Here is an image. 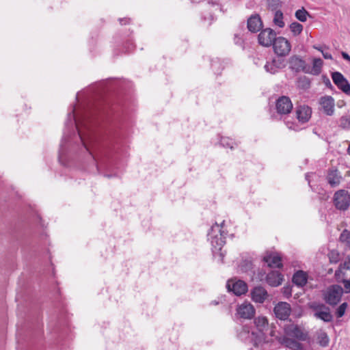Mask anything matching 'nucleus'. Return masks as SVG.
<instances>
[{"instance_id": "nucleus-47", "label": "nucleus", "mask_w": 350, "mask_h": 350, "mask_svg": "<svg viewBox=\"0 0 350 350\" xmlns=\"http://www.w3.org/2000/svg\"><path fill=\"white\" fill-rule=\"evenodd\" d=\"M288 127L289 129H293V127H292L291 126H288Z\"/></svg>"}, {"instance_id": "nucleus-10", "label": "nucleus", "mask_w": 350, "mask_h": 350, "mask_svg": "<svg viewBox=\"0 0 350 350\" xmlns=\"http://www.w3.org/2000/svg\"><path fill=\"white\" fill-rule=\"evenodd\" d=\"M284 332L287 336L295 338L296 339L304 341L307 339L308 334L297 325L289 324L284 326Z\"/></svg>"}, {"instance_id": "nucleus-3", "label": "nucleus", "mask_w": 350, "mask_h": 350, "mask_svg": "<svg viewBox=\"0 0 350 350\" xmlns=\"http://www.w3.org/2000/svg\"><path fill=\"white\" fill-rule=\"evenodd\" d=\"M343 293L340 285H331L323 293V299L327 304L334 306L340 301Z\"/></svg>"}, {"instance_id": "nucleus-46", "label": "nucleus", "mask_w": 350, "mask_h": 350, "mask_svg": "<svg viewBox=\"0 0 350 350\" xmlns=\"http://www.w3.org/2000/svg\"><path fill=\"white\" fill-rule=\"evenodd\" d=\"M315 49H319V50H322V47H320V48H319V47H315Z\"/></svg>"}, {"instance_id": "nucleus-39", "label": "nucleus", "mask_w": 350, "mask_h": 350, "mask_svg": "<svg viewBox=\"0 0 350 350\" xmlns=\"http://www.w3.org/2000/svg\"><path fill=\"white\" fill-rule=\"evenodd\" d=\"M341 268L349 270L350 269V257L348 258L347 260H345L342 264L340 265Z\"/></svg>"}, {"instance_id": "nucleus-31", "label": "nucleus", "mask_w": 350, "mask_h": 350, "mask_svg": "<svg viewBox=\"0 0 350 350\" xmlns=\"http://www.w3.org/2000/svg\"><path fill=\"white\" fill-rule=\"evenodd\" d=\"M339 126L344 129H350V116H343L339 120Z\"/></svg>"}, {"instance_id": "nucleus-33", "label": "nucleus", "mask_w": 350, "mask_h": 350, "mask_svg": "<svg viewBox=\"0 0 350 350\" xmlns=\"http://www.w3.org/2000/svg\"><path fill=\"white\" fill-rule=\"evenodd\" d=\"M339 239L342 243H345L347 245H350V232L347 230H344L341 232Z\"/></svg>"}, {"instance_id": "nucleus-35", "label": "nucleus", "mask_w": 350, "mask_h": 350, "mask_svg": "<svg viewBox=\"0 0 350 350\" xmlns=\"http://www.w3.org/2000/svg\"><path fill=\"white\" fill-rule=\"evenodd\" d=\"M347 306V303L344 302L338 306V308L336 310V315L338 318H340L344 316Z\"/></svg>"}, {"instance_id": "nucleus-17", "label": "nucleus", "mask_w": 350, "mask_h": 350, "mask_svg": "<svg viewBox=\"0 0 350 350\" xmlns=\"http://www.w3.org/2000/svg\"><path fill=\"white\" fill-rule=\"evenodd\" d=\"M311 109L306 105L299 106L296 109V116L298 120L302 123L309 120L311 116Z\"/></svg>"}, {"instance_id": "nucleus-22", "label": "nucleus", "mask_w": 350, "mask_h": 350, "mask_svg": "<svg viewBox=\"0 0 350 350\" xmlns=\"http://www.w3.org/2000/svg\"><path fill=\"white\" fill-rule=\"evenodd\" d=\"M264 260L270 267L280 268L282 267L281 258L275 254H269L264 257Z\"/></svg>"}, {"instance_id": "nucleus-7", "label": "nucleus", "mask_w": 350, "mask_h": 350, "mask_svg": "<svg viewBox=\"0 0 350 350\" xmlns=\"http://www.w3.org/2000/svg\"><path fill=\"white\" fill-rule=\"evenodd\" d=\"M332 79L338 89L345 94L350 95V83L340 72L337 71L332 72Z\"/></svg>"}, {"instance_id": "nucleus-2", "label": "nucleus", "mask_w": 350, "mask_h": 350, "mask_svg": "<svg viewBox=\"0 0 350 350\" xmlns=\"http://www.w3.org/2000/svg\"><path fill=\"white\" fill-rule=\"evenodd\" d=\"M225 221L220 224L215 223L212 226L208 233V240H210L213 247V252L221 251L222 247L226 243V236L227 232L224 230Z\"/></svg>"}, {"instance_id": "nucleus-37", "label": "nucleus", "mask_w": 350, "mask_h": 350, "mask_svg": "<svg viewBox=\"0 0 350 350\" xmlns=\"http://www.w3.org/2000/svg\"><path fill=\"white\" fill-rule=\"evenodd\" d=\"M343 284L345 286V293H350V280H344Z\"/></svg>"}, {"instance_id": "nucleus-26", "label": "nucleus", "mask_w": 350, "mask_h": 350, "mask_svg": "<svg viewBox=\"0 0 350 350\" xmlns=\"http://www.w3.org/2000/svg\"><path fill=\"white\" fill-rule=\"evenodd\" d=\"M70 143V137H67V133L65 131H64V135L63 137V139H62L61 144H60V149H59V159L62 158V157L65 154L67 146Z\"/></svg>"}, {"instance_id": "nucleus-16", "label": "nucleus", "mask_w": 350, "mask_h": 350, "mask_svg": "<svg viewBox=\"0 0 350 350\" xmlns=\"http://www.w3.org/2000/svg\"><path fill=\"white\" fill-rule=\"evenodd\" d=\"M326 179L332 187H336L340 185L342 177L338 170L331 169L327 172Z\"/></svg>"}, {"instance_id": "nucleus-21", "label": "nucleus", "mask_w": 350, "mask_h": 350, "mask_svg": "<svg viewBox=\"0 0 350 350\" xmlns=\"http://www.w3.org/2000/svg\"><path fill=\"white\" fill-rule=\"evenodd\" d=\"M254 324L257 329L262 334H265L269 329V322L265 317L259 316L254 319Z\"/></svg>"}, {"instance_id": "nucleus-14", "label": "nucleus", "mask_w": 350, "mask_h": 350, "mask_svg": "<svg viewBox=\"0 0 350 350\" xmlns=\"http://www.w3.org/2000/svg\"><path fill=\"white\" fill-rule=\"evenodd\" d=\"M319 104L324 113L327 116H332L334 112V100L330 96H325L321 98Z\"/></svg>"}, {"instance_id": "nucleus-25", "label": "nucleus", "mask_w": 350, "mask_h": 350, "mask_svg": "<svg viewBox=\"0 0 350 350\" xmlns=\"http://www.w3.org/2000/svg\"><path fill=\"white\" fill-rule=\"evenodd\" d=\"M323 66V60L321 58H314L312 62V67L310 70H308V72H310L314 75H318L321 72V68ZM309 70V68H307Z\"/></svg>"}, {"instance_id": "nucleus-23", "label": "nucleus", "mask_w": 350, "mask_h": 350, "mask_svg": "<svg viewBox=\"0 0 350 350\" xmlns=\"http://www.w3.org/2000/svg\"><path fill=\"white\" fill-rule=\"evenodd\" d=\"M282 344L291 350H301L303 347L300 342L290 338H284Z\"/></svg>"}, {"instance_id": "nucleus-13", "label": "nucleus", "mask_w": 350, "mask_h": 350, "mask_svg": "<svg viewBox=\"0 0 350 350\" xmlns=\"http://www.w3.org/2000/svg\"><path fill=\"white\" fill-rule=\"evenodd\" d=\"M247 29L252 33L260 31L263 26L262 21L259 14H254L249 17L247 22Z\"/></svg>"}, {"instance_id": "nucleus-43", "label": "nucleus", "mask_w": 350, "mask_h": 350, "mask_svg": "<svg viewBox=\"0 0 350 350\" xmlns=\"http://www.w3.org/2000/svg\"><path fill=\"white\" fill-rule=\"evenodd\" d=\"M311 39H312V37H311V36H310V37H308V38H307V40H306V41H307L308 42H312V40H311Z\"/></svg>"}, {"instance_id": "nucleus-45", "label": "nucleus", "mask_w": 350, "mask_h": 350, "mask_svg": "<svg viewBox=\"0 0 350 350\" xmlns=\"http://www.w3.org/2000/svg\"><path fill=\"white\" fill-rule=\"evenodd\" d=\"M348 153L350 154V144H349V148H348Z\"/></svg>"}, {"instance_id": "nucleus-38", "label": "nucleus", "mask_w": 350, "mask_h": 350, "mask_svg": "<svg viewBox=\"0 0 350 350\" xmlns=\"http://www.w3.org/2000/svg\"><path fill=\"white\" fill-rule=\"evenodd\" d=\"M282 292L286 297H289L291 296V289L289 286H284L282 288Z\"/></svg>"}, {"instance_id": "nucleus-4", "label": "nucleus", "mask_w": 350, "mask_h": 350, "mask_svg": "<svg viewBox=\"0 0 350 350\" xmlns=\"http://www.w3.org/2000/svg\"><path fill=\"white\" fill-rule=\"evenodd\" d=\"M258 44H289L288 40L278 36L275 31L271 28L262 29L258 36Z\"/></svg>"}, {"instance_id": "nucleus-28", "label": "nucleus", "mask_w": 350, "mask_h": 350, "mask_svg": "<svg viewBox=\"0 0 350 350\" xmlns=\"http://www.w3.org/2000/svg\"><path fill=\"white\" fill-rule=\"evenodd\" d=\"M318 342L319 344L323 347H325L329 345V338L326 332H322L318 335Z\"/></svg>"}, {"instance_id": "nucleus-12", "label": "nucleus", "mask_w": 350, "mask_h": 350, "mask_svg": "<svg viewBox=\"0 0 350 350\" xmlns=\"http://www.w3.org/2000/svg\"><path fill=\"white\" fill-rule=\"evenodd\" d=\"M226 287L229 291H232L236 295H241L247 291V284L242 281L229 280L227 282Z\"/></svg>"}, {"instance_id": "nucleus-20", "label": "nucleus", "mask_w": 350, "mask_h": 350, "mask_svg": "<svg viewBox=\"0 0 350 350\" xmlns=\"http://www.w3.org/2000/svg\"><path fill=\"white\" fill-rule=\"evenodd\" d=\"M308 281V274L304 271H296L293 276V282L297 286H305Z\"/></svg>"}, {"instance_id": "nucleus-1", "label": "nucleus", "mask_w": 350, "mask_h": 350, "mask_svg": "<svg viewBox=\"0 0 350 350\" xmlns=\"http://www.w3.org/2000/svg\"><path fill=\"white\" fill-rule=\"evenodd\" d=\"M75 111L74 106L68 114L66 128L70 129L75 127L77 129V134L74 135L77 140L75 142L76 147L81 152H85L90 155L96 172L100 174L101 168L107 165L108 157L105 145L102 143V137L92 126L91 113L88 110L84 109L78 118Z\"/></svg>"}, {"instance_id": "nucleus-30", "label": "nucleus", "mask_w": 350, "mask_h": 350, "mask_svg": "<svg viewBox=\"0 0 350 350\" xmlns=\"http://www.w3.org/2000/svg\"><path fill=\"white\" fill-rule=\"evenodd\" d=\"M264 67L265 70L271 74L276 73L279 68L275 60H273L271 62H267Z\"/></svg>"}, {"instance_id": "nucleus-18", "label": "nucleus", "mask_w": 350, "mask_h": 350, "mask_svg": "<svg viewBox=\"0 0 350 350\" xmlns=\"http://www.w3.org/2000/svg\"><path fill=\"white\" fill-rule=\"evenodd\" d=\"M267 282L271 286H278L283 281V275L278 271L269 272L266 278Z\"/></svg>"}, {"instance_id": "nucleus-9", "label": "nucleus", "mask_w": 350, "mask_h": 350, "mask_svg": "<svg viewBox=\"0 0 350 350\" xmlns=\"http://www.w3.org/2000/svg\"><path fill=\"white\" fill-rule=\"evenodd\" d=\"M255 308L252 304L244 301L237 308V315L241 319H251L254 317Z\"/></svg>"}, {"instance_id": "nucleus-32", "label": "nucleus", "mask_w": 350, "mask_h": 350, "mask_svg": "<svg viewBox=\"0 0 350 350\" xmlns=\"http://www.w3.org/2000/svg\"><path fill=\"white\" fill-rule=\"evenodd\" d=\"M290 29L295 35H297L302 31L303 25L297 22H294L291 24Z\"/></svg>"}, {"instance_id": "nucleus-5", "label": "nucleus", "mask_w": 350, "mask_h": 350, "mask_svg": "<svg viewBox=\"0 0 350 350\" xmlns=\"http://www.w3.org/2000/svg\"><path fill=\"white\" fill-rule=\"evenodd\" d=\"M310 308L313 311V316L316 319L325 323H330L333 321V315L330 312V309L325 304L314 301L310 304Z\"/></svg>"}, {"instance_id": "nucleus-24", "label": "nucleus", "mask_w": 350, "mask_h": 350, "mask_svg": "<svg viewBox=\"0 0 350 350\" xmlns=\"http://www.w3.org/2000/svg\"><path fill=\"white\" fill-rule=\"evenodd\" d=\"M266 46H269V45H265ZM273 51L278 56H286L291 51V45H272Z\"/></svg>"}, {"instance_id": "nucleus-34", "label": "nucleus", "mask_w": 350, "mask_h": 350, "mask_svg": "<svg viewBox=\"0 0 350 350\" xmlns=\"http://www.w3.org/2000/svg\"><path fill=\"white\" fill-rule=\"evenodd\" d=\"M220 144L222 146L225 148H233L234 145L235 144L234 142L228 137H221L220 140Z\"/></svg>"}, {"instance_id": "nucleus-8", "label": "nucleus", "mask_w": 350, "mask_h": 350, "mask_svg": "<svg viewBox=\"0 0 350 350\" xmlns=\"http://www.w3.org/2000/svg\"><path fill=\"white\" fill-rule=\"evenodd\" d=\"M275 108L279 114H288L293 109V103L289 97L282 96L277 99Z\"/></svg>"}, {"instance_id": "nucleus-44", "label": "nucleus", "mask_w": 350, "mask_h": 350, "mask_svg": "<svg viewBox=\"0 0 350 350\" xmlns=\"http://www.w3.org/2000/svg\"><path fill=\"white\" fill-rule=\"evenodd\" d=\"M330 261H331V262H337V259L332 260V259L330 258Z\"/></svg>"}, {"instance_id": "nucleus-6", "label": "nucleus", "mask_w": 350, "mask_h": 350, "mask_svg": "<svg viewBox=\"0 0 350 350\" xmlns=\"http://www.w3.org/2000/svg\"><path fill=\"white\" fill-rule=\"evenodd\" d=\"M335 207L340 211H346L350 206V194L345 189L335 192L333 198Z\"/></svg>"}, {"instance_id": "nucleus-19", "label": "nucleus", "mask_w": 350, "mask_h": 350, "mask_svg": "<svg viewBox=\"0 0 350 350\" xmlns=\"http://www.w3.org/2000/svg\"><path fill=\"white\" fill-rule=\"evenodd\" d=\"M290 65L291 68L296 72H299L300 70H303L305 72H308V70L306 66V62L297 56H293L291 58Z\"/></svg>"}, {"instance_id": "nucleus-11", "label": "nucleus", "mask_w": 350, "mask_h": 350, "mask_svg": "<svg viewBox=\"0 0 350 350\" xmlns=\"http://www.w3.org/2000/svg\"><path fill=\"white\" fill-rule=\"evenodd\" d=\"M275 317L280 320H286L291 312V307L287 302L280 301L273 309Z\"/></svg>"}, {"instance_id": "nucleus-36", "label": "nucleus", "mask_w": 350, "mask_h": 350, "mask_svg": "<svg viewBox=\"0 0 350 350\" xmlns=\"http://www.w3.org/2000/svg\"><path fill=\"white\" fill-rule=\"evenodd\" d=\"M299 82L302 83V87L304 88H308L310 85V82L308 78L304 77L303 78H300Z\"/></svg>"}, {"instance_id": "nucleus-42", "label": "nucleus", "mask_w": 350, "mask_h": 350, "mask_svg": "<svg viewBox=\"0 0 350 350\" xmlns=\"http://www.w3.org/2000/svg\"><path fill=\"white\" fill-rule=\"evenodd\" d=\"M342 56L345 59L350 60V57L348 54L343 53Z\"/></svg>"}, {"instance_id": "nucleus-40", "label": "nucleus", "mask_w": 350, "mask_h": 350, "mask_svg": "<svg viewBox=\"0 0 350 350\" xmlns=\"http://www.w3.org/2000/svg\"><path fill=\"white\" fill-rule=\"evenodd\" d=\"M323 55L325 59H332V55L330 53H323Z\"/></svg>"}, {"instance_id": "nucleus-29", "label": "nucleus", "mask_w": 350, "mask_h": 350, "mask_svg": "<svg viewBox=\"0 0 350 350\" xmlns=\"http://www.w3.org/2000/svg\"><path fill=\"white\" fill-rule=\"evenodd\" d=\"M273 23L275 25L281 28L284 26V23L283 21V14L280 10H278L275 12Z\"/></svg>"}, {"instance_id": "nucleus-27", "label": "nucleus", "mask_w": 350, "mask_h": 350, "mask_svg": "<svg viewBox=\"0 0 350 350\" xmlns=\"http://www.w3.org/2000/svg\"><path fill=\"white\" fill-rule=\"evenodd\" d=\"M295 17L301 22H306L310 14L305 8H302L295 12Z\"/></svg>"}, {"instance_id": "nucleus-41", "label": "nucleus", "mask_w": 350, "mask_h": 350, "mask_svg": "<svg viewBox=\"0 0 350 350\" xmlns=\"http://www.w3.org/2000/svg\"><path fill=\"white\" fill-rule=\"evenodd\" d=\"M325 85L327 87L332 88V85L329 79H327V81L325 82Z\"/></svg>"}, {"instance_id": "nucleus-15", "label": "nucleus", "mask_w": 350, "mask_h": 350, "mask_svg": "<svg viewBox=\"0 0 350 350\" xmlns=\"http://www.w3.org/2000/svg\"><path fill=\"white\" fill-rule=\"evenodd\" d=\"M252 299L256 303L262 304L268 297L267 291L262 286H256L251 292Z\"/></svg>"}]
</instances>
